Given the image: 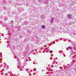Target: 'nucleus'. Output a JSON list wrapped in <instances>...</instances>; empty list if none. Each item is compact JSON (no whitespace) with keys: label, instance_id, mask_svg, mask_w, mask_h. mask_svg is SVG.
Returning <instances> with one entry per match:
<instances>
[{"label":"nucleus","instance_id":"1","mask_svg":"<svg viewBox=\"0 0 76 76\" xmlns=\"http://www.w3.org/2000/svg\"><path fill=\"white\" fill-rule=\"evenodd\" d=\"M72 15L71 14H69L67 15V17L68 18H69V19L71 18H72Z\"/></svg>","mask_w":76,"mask_h":76},{"label":"nucleus","instance_id":"2","mask_svg":"<svg viewBox=\"0 0 76 76\" xmlns=\"http://www.w3.org/2000/svg\"><path fill=\"white\" fill-rule=\"evenodd\" d=\"M19 10H20V12H22L23 11V9L22 8H20Z\"/></svg>","mask_w":76,"mask_h":76},{"label":"nucleus","instance_id":"3","mask_svg":"<svg viewBox=\"0 0 76 76\" xmlns=\"http://www.w3.org/2000/svg\"><path fill=\"white\" fill-rule=\"evenodd\" d=\"M45 26L42 25V29H45Z\"/></svg>","mask_w":76,"mask_h":76},{"label":"nucleus","instance_id":"4","mask_svg":"<svg viewBox=\"0 0 76 76\" xmlns=\"http://www.w3.org/2000/svg\"><path fill=\"white\" fill-rule=\"evenodd\" d=\"M53 20H54V19L52 18L50 21V23H53Z\"/></svg>","mask_w":76,"mask_h":76},{"label":"nucleus","instance_id":"5","mask_svg":"<svg viewBox=\"0 0 76 76\" xmlns=\"http://www.w3.org/2000/svg\"><path fill=\"white\" fill-rule=\"evenodd\" d=\"M68 48H69V49H72V48L71 47H68Z\"/></svg>","mask_w":76,"mask_h":76},{"label":"nucleus","instance_id":"6","mask_svg":"<svg viewBox=\"0 0 76 76\" xmlns=\"http://www.w3.org/2000/svg\"><path fill=\"white\" fill-rule=\"evenodd\" d=\"M52 52V51H50L49 52L50 53H51Z\"/></svg>","mask_w":76,"mask_h":76},{"label":"nucleus","instance_id":"7","mask_svg":"<svg viewBox=\"0 0 76 76\" xmlns=\"http://www.w3.org/2000/svg\"><path fill=\"white\" fill-rule=\"evenodd\" d=\"M35 62H33V64H35Z\"/></svg>","mask_w":76,"mask_h":76},{"label":"nucleus","instance_id":"8","mask_svg":"<svg viewBox=\"0 0 76 76\" xmlns=\"http://www.w3.org/2000/svg\"><path fill=\"white\" fill-rule=\"evenodd\" d=\"M27 6H28V4H27Z\"/></svg>","mask_w":76,"mask_h":76},{"label":"nucleus","instance_id":"9","mask_svg":"<svg viewBox=\"0 0 76 76\" xmlns=\"http://www.w3.org/2000/svg\"><path fill=\"white\" fill-rule=\"evenodd\" d=\"M13 20L11 21V22H13Z\"/></svg>","mask_w":76,"mask_h":76},{"label":"nucleus","instance_id":"10","mask_svg":"<svg viewBox=\"0 0 76 76\" xmlns=\"http://www.w3.org/2000/svg\"><path fill=\"white\" fill-rule=\"evenodd\" d=\"M46 50H48V48H47V49H46Z\"/></svg>","mask_w":76,"mask_h":76},{"label":"nucleus","instance_id":"11","mask_svg":"<svg viewBox=\"0 0 76 76\" xmlns=\"http://www.w3.org/2000/svg\"><path fill=\"white\" fill-rule=\"evenodd\" d=\"M7 48L8 47V46H7Z\"/></svg>","mask_w":76,"mask_h":76},{"label":"nucleus","instance_id":"12","mask_svg":"<svg viewBox=\"0 0 76 76\" xmlns=\"http://www.w3.org/2000/svg\"><path fill=\"white\" fill-rule=\"evenodd\" d=\"M8 33H9V34H10V33H9V32Z\"/></svg>","mask_w":76,"mask_h":76},{"label":"nucleus","instance_id":"13","mask_svg":"<svg viewBox=\"0 0 76 76\" xmlns=\"http://www.w3.org/2000/svg\"><path fill=\"white\" fill-rule=\"evenodd\" d=\"M64 57H66V56H64Z\"/></svg>","mask_w":76,"mask_h":76},{"label":"nucleus","instance_id":"14","mask_svg":"<svg viewBox=\"0 0 76 76\" xmlns=\"http://www.w3.org/2000/svg\"><path fill=\"white\" fill-rule=\"evenodd\" d=\"M9 48H10V47H9Z\"/></svg>","mask_w":76,"mask_h":76},{"label":"nucleus","instance_id":"15","mask_svg":"<svg viewBox=\"0 0 76 76\" xmlns=\"http://www.w3.org/2000/svg\"><path fill=\"white\" fill-rule=\"evenodd\" d=\"M48 51H49V50H48Z\"/></svg>","mask_w":76,"mask_h":76},{"label":"nucleus","instance_id":"16","mask_svg":"<svg viewBox=\"0 0 76 76\" xmlns=\"http://www.w3.org/2000/svg\"><path fill=\"white\" fill-rule=\"evenodd\" d=\"M16 76H17V75H16Z\"/></svg>","mask_w":76,"mask_h":76}]
</instances>
